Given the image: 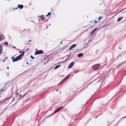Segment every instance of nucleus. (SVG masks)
<instances>
[{"mask_svg":"<svg viewBox=\"0 0 126 126\" xmlns=\"http://www.w3.org/2000/svg\"><path fill=\"white\" fill-rule=\"evenodd\" d=\"M30 49L29 48H28V49H27L26 50V51H27V50H29Z\"/></svg>","mask_w":126,"mask_h":126,"instance_id":"obj_23","label":"nucleus"},{"mask_svg":"<svg viewBox=\"0 0 126 126\" xmlns=\"http://www.w3.org/2000/svg\"><path fill=\"white\" fill-rule=\"evenodd\" d=\"M4 38V36L3 35H0V41L3 39Z\"/></svg>","mask_w":126,"mask_h":126,"instance_id":"obj_12","label":"nucleus"},{"mask_svg":"<svg viewBox=\"0 0 126 126\" xmlns=\"http://www.w3.org/2000/svg\"><path fill=\"white\" fill-rule=\"evenodd\" d=\"M28 43H27V45H28Z\"/></svg>","mask_w":126,"mask_h":126,"instance_id":"obj_33","label":"nucleus"},{"mask_svg":"<svg viewBox=\"0 0 126 126\" xmlns=\"http://www.w3.org/2000/svg\"><path fill=\"white\" fill-rule=\"evenodd\" d=\"M97 22V21L95 22H94V23H96Z\"/></svg>","mask_w":126,"mask_h":126,"instance_id":"obj_28","label":"nucleus"},{"mask_svg":"<svg viewBox=\"0 0 126 126\" xmlns=\"http://www.w3.org/2000/svg\"><path fill=\"white\" fill-rule=\"evenodd\" d=\"M62 42H61V44H62Z\"/></svg>","mask_w":126,"mask_h":126,"instance_id":"obj_32","label":"nucleus"},{"mask_svg":"<svg viewBox=\"0 0 126 126\" xmlns=\"http://www.w3.org/2000/svg\"><path fill=\"white\" fill-rule=\"evenodd\" d=\"M25 52H23L21 54H20L19 56H17L16 58H15V56H16L15 55L14 57L13 56L12 57V59L13 60V62L17 61L19 60L22 59V57L24 56V54Z\"/></svg>","mask_w":126,"mask_h":126,"instance_id":"obj_2","label":"nucleus"},{"mask_svg":"<svg viewBox=\"0 0 126 126\" xmlns=\"http://www.w3.org/2000/svg\"><path fill=\"white\" fill-rule=\"evenodd\" d=\"M3 62H5V60H3Z\"/></svg>","mask_w":126,"mask_h":126,"instance_id":"obj_29","label":"nucleus"},{"mask_svg":"<svg viewBox=\"0 0 126 126\" xmlns=\"http://www.w3.org/2000/svg\"><path fill=\"white\" fill-rule=\"evenodd\" d=\"M126 116L125 117H124V118H126Z\"/></svg>","mask_w":126,"mask_h":126,"instance_id":"obj_35","label":"nucleus"},{"mask_svg":"<svg viewBox=\"0 0 126 126\" xmlns=\"http://www.w3.org/2000/svg\"><path fill=\"white\" fill-rule=\"evenodd\" d=\"M102 18V17H101V16H100L99 17L98 19V21H99L100 19H101Z\"/></svg>","mask_w":126,"mask_h":126,"instance_id":"obj_19","label":"nucleus"},{"mask_svg":"<svg viewBox=\"0 0 126 126\" xmlns=\"http://www.w3.org/2000/svg\"><path fill=\"white\" fill-rule=\"evenodd\" d=\"M13 47H14V48H16V47H14V46H13Z\"/></svg>","mask_w":126,"mask_h":126,"instance_id":"obj_26","label":"nucleus"},{"mask_svg":"<svg viewBox=\"0 0 126 126\" xmlns=\"http://www.w3.org/2000/svg\"><path fill=\"white\" fill-rule=\"evenodd\" d=\"M31 41V40H29V42H30Z\"/></svg>","mask_w":126,"mask_h":126,"instance_id":"obj_31","label":"nucleus"},{"mask_svg":"<svg viewBox=\"0 0 126 126\" xmlns=\"http://www.w3.org/2000/svg\"><path fill=\"white\" fill-rule=\"evenodd\" d=\"M4 44H5V45H7V46H8V43L7 42H5L4 43Z\"/></svg>","mask_w":126,"mask_h":126,"instance_id":"obj_20","label":"nucleus"},{"mask_svg":"<svg viewBox=\"0 0 126 126\" xmlns=\"http://www.w3.org/2000/svg\"><path fill=\"white\" fill-rule=\"evenodd\" d=\"M22 52L21 51H20L19 52V53H22Z\"/></svg>","mask_w":126,"mask_h":126,"instance_id":"obj_24","label":"nucleus"},{"mask_svg":"<svg viewBox=\"0 0 126 126\" xmlns=\"http://www.w3.org/2000/svg\"><path fill=\"white\" fill-rule=\"evenodd\" d=\"M64 81L63 79L58 84V85H59L63 83Z\"/></svg>","mask_w":126,"mask_h":126,"instance_id":"obj_15","label":"nucleus"},{"mask_svg":"<svg viewBox=\"0 0 126 126\" xmlns=\"http://www.w3.org/2000/svg\"><path fill=\"white\" fill-rule=\"evenodd\" d=\"M76 46V44H73V45H72L71 46H70V47L69 48V49L70 50H71V49H72L73 48H74V47H75V46Z\"/></svg>","mask_w":126,"mask_h":126,"instance_id":"obj_6","label":"nucleus"},{"mask_svg":"<svg viewBox=\"0 0 126 126\" xmlns=\"http://www.w3.org/2000/svg\"><path fill=\"white\" fill-rule=\"evenodd\" d=\"M2 52V47L1 45H0V55Z\"/></svg>","mask_w":126,"mask_h":126,"instance_id":"obj_8","label":"nucleus"},{"mask_svg":"<svg viewBox=\"0 0 126 126\" xmlns=\"http://www.w3.org/2000/svg\"><path fill=\"white\" fill-rule=\"evenodd\" d=\"M39 21H40V19H39Z\"/></svg>","mask_w":126,"mask_h":126,"instance_id":"obj_36","label":"nucleus"},{"mask_svg":"<svg viewBox=\"0 0 126 126\" xmlns=\"http://www.w3.org/2000/svg\"><path fill=\"white\" fill-rule=\"evenodd\" d=\"M10 98V97H9V98H7V99H9Z\"/></svg>","mask_w":126,"mask_h":126,"instance_id":"obj_27","label":"nucleus"},{"mask_svg":"<svg viewBox=\"0 0 126 126\" xmlns=\"http://www.w3.org/2000/svg\"><path fill=\"white\" fill-rule=\"evenodd\" d=\"M100 64H96L92 66L93 69L94 70L98 69L100 66Z\"/></svg>","mask_w":126,"mask_h":126,"instance_id":"obj_3","label":"nucleus"},{"mask_svg":"<svg viewBox=\"0 0 126 126\" xmlns=\"http://www.w3.org/2000/svg\"><path fill=\"white\" fill-rule=\"evenodd\" d=\"M61 66V65H57L54 68V69H57V68H58L59 67Z\"/></svg>","mask_w":126,"mask_h":126,"instance_id":"obj_16","label":"nucleus"},{"mask_svg":"<svg viewBox=\"0 0 126 126\" xmlns=\"http://www.w3.org/2000/svg\"><path fill=\"white\" fill-rule=\"evenodd\" d=\"M123 17H122L118 18L117 20V21L119 22V21H121L123 19Z\"/></svg>","mask_w":126,"mask_h":126,"instance_id":"obj_14","label":"nucleus"},{"mask_svg":"<svg viewBox=\"0 0 126 126\" xmlns=\"http://www.w3.org/2000/svg\"><path fill=\"white\" fill-rule=\"evenodd\" d=\"M83 54L82 53H80L79 54H78V57H81L82 56H83Z\"/></svg>","mask_w":126,"mask_h":126,"instance_id":"obj_13","label":"nucleus"},{"mask_svg":"<svg viewBox=\"0 0 126 126\" xmlns=\"http://www.w3.org/2000/svg\"><path fill=\"white\" fill-rule=\"evenodd\" d=\"M63 108V107H62L60 108H59L58 109L56 110L54 112V113H56L58 111H59V110L61 109L62 108Z\"/></svg>","mask_w":126,"mask_h":126,"instance_id":"obj_10","label":"nucleus"},{"mask_svg":"<svg viewBox=\"0 0 126 126\" xmlns=\"http://www.w3.org/2000/svg\"><path fill=\"white\" fill-rule=\"evenodd\" d=\"M43 53V51L42 50H37L35 51L34 54L35 55H36L40 54H42Z\"/></svg>","mask_w":126,"mask_h":126,"instance_id":"obj_4","label":"nucleus"},{"mask_svg":"<svg viewBox=\"0 0 126 126\" xmlns=\"http://www.w3.org/2000/svg\"><path fill=\"white\" fill-rule=\"evenodd\" d=\"M27 94V93L24 94L22 95L21 94H19L17 92H16L15 96L12 99V102H13L14 101H16L20 98H23Z\"/></svg>","mask_w":126,"mask_h":126,"instance_id":"obj_1","label":"nucleus"},{"mask_svg":"<svg viewBox=\"0 0 126 126\" xmlns=\"http://www.w3.org/2000/svg\"><path fill=\"white\" fill-rule=\"evenodd\" d=\"M40 18L42 20H45V17L44 16H41L40 17Z\"/></svg>","mask_w":126,"mask_h":126,"instance_id":"obj_11","label":"nucleus"},{"mask_svg":"<svg viewBox=\"0 0 126 126\" xmlns=\"http://www.w3.org/2000/svg\"><path fill=\"white\" fill-rule=\"evenodd\" d=\"M7 69H9V67H7Z\"/></svg>","mask_w":126,"mask_h":126,"instance_id":"obj_30","label":"nucleus"},{"mask_svg":"<svg viewBox=\"0 0 126 126\" xmlns=\"http://www.w3.org/2000/svg\"><path fill=\"white\" fill-rule=\"evenodd\" d=\"M51 14V13L50 12L48 13L47 15H46V16H48L49 15H50Z\"/></svg>","mask_w":126,"mask_h":126,"instance_id":"obj_17","label":"nucleus"},{"mask_svg":"<svg viewBox=\"0 0 126 126\" xmlns=\"http://www.w3.org/2000/svg\"><path fill=\"white\" fill-rule=\"evenodd\" d=\"M31 58L32 59H34V57H33L32 56V55L31 56Z\"/></svg>","mask_w":126,"mask_h":126,"instance_id":"obj_21","label":"nucleus"},{"mask_svg":"<svg viewBox=\"0 0 126 126\" xmlns=\"http://www.w3.org/2000/svg\"><path fill=\"white\" fill-rule=\"evenodd\" d=\"M17 9V8H14L13 9L14 10H15Z\"/></svg>","mask_w":126,"mask_h":126,"instance_id":"obj_22","label":"nucleus"},{"mask_svg":"<svg viewBox=\"0 0 126 126\" xmlns=\"http://www.w3.org/2000/svg\"><path fill=\"white\" fill-rule=\"evenodd\" d=\"M7 57L6 58H5V59H7Z\"/></svg>","mask_w":126,"mask_h":126,"instance_id":"obj_34","label":"nucleus"},{"mask_svg":"<svg viewBox=\"0 0 126 126\" xmlns=\"http://www.w3.org/2000/svg\"><path fill=\"white\" fill-rule=\"evenodd\" d=\"M70 77V75H69L65 77L63 80L64 81L65 80H67L68 78H69Z\"/></svg>","mask_w":126,"mask_h":126,"instance_id":"obj_7","label":"nucleus"},{"mask_svg":"<svg viewBox=\"0 0 126 126\" xmlns=\"http://www.w3.org/2000/svg\"><path fill=\"white\" fill-rule=\"evenodd\" d=\"M5 91L4 90V89H2L1 90H0V93H1L2 91Z\"/></svg>","mask_w":126,"mask_h":126,"instance_id":"obj_18","label":"nucleus"},{"mask_svg":"<svg viewBox=\"0 0 126 126\" xmlns=\"http://www.w3.org/2000/svg\"><path fill=\"white\" fill-rule=\"evenodd\" d=\"M74 63L73 62H71L69 64L68 66V68H71L74 65Z\"/></svg>","mask_w":126,"mask_h":126,"instance_id":"obj_5","label":"nucleus"},{"mask_svg":"<svg viewBox=\"0 0 126 126\" xmlns=\"http://www.w3.org/2000/svg\"><path fill=\"white\" fill-rule=\"evenodd\" d=\"M95 30H94V31H93L92 32H94L95 31Z\"/></svg>","mask_w":126,"mask_h":126,"instance_id":"obj_25","label":"nucleus"},{"mask_svg":"<svg viewBox=\"0 0 126 126\" xmlns=\"http://www.w3.org/2000/svg\"><path fill=\"white\" fill-rule=\"evenodd\" d=\"M17 7L20 9H22L23 7V6L22 5H18Z\"/></svg>","mask_w":126,"mask_h":126,"instance_id":"obj_9","label":"nucleus"}]
</instances>
